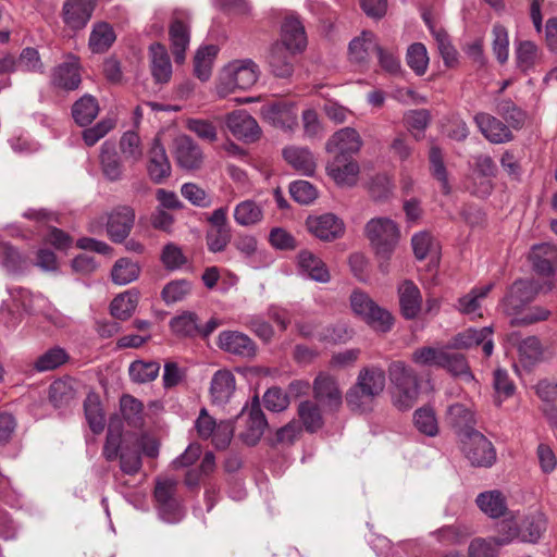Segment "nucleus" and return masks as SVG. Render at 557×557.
Masks as SVG:
<instances>
[{"label": "nucleus", "mask_w": 557, "mask_h": 557, "mask_svg": "<svg viewBox=\"0 0 557 557\" xmlns=\"http://www.w3.org/2000/svg\"><path fill=\"white\" fill-rule=\"evenodd\" d=\"M385 371L377 366L364 367L360 370L357 381L346 394L347 405L354 411L371 410L373 400L385 388Z\"/></svg>", "instance_id": "nucleus-1"}, {"label": "nucleus", "mask_w": 557, "mask_h": 557, "mask_svg": "<svg viewBox=\"0 0 557 557\" xmlns=\"http://www.w3.org/2000/svg\"><path fill=\"white\" fill-rule=\"evenodd\" d=\"M259 66L251 59L233 60L220 72L216 94L224 98L235 90H247L258 81Z\"/></svg>", "instance_id": "nucleus-2"}, {"label": "nucleus", "mask_w": 557, "mask_h": 557, "mask_svg": "<svg viewBox=\"0 0 557 557\" xmlns=\"http://www.w3.org/2000/svg\"><path fill=\"white\" fill-rule=\"evenodd\" d=\"M388 376L394 386V405L399 410L410 409L417 401L420 385L416 371L404 361H393L388 366Z\"/></svg>", "instance_id": "nucleus-3"}, {"label": "nucleus", "mask_w": 557, "mask_h": 557, "mask_svg": "<svg viewBox=\"0 0 557 557\" xmlns=\"http://www.w3.org/2000/svg\"><path fill=\"white\" fill-rule=\"evenodd\" d=\"M364 234L375 251L382 259H388L400 240V227L388 216H376L369 220L364 226Z\"/></svg>", "instance_id": "nucleus-4"}, {"label": "nucleus", "mask_w": 557, "mask_h": 557, "mask_svg": "<svg viewBox=\"0 0 557 557\" xmlns=\"http://www.w3.org/2000/svg\"><path fill=\"white\" fill-rule=\"evenodd\" d=\"M350 307L368 325L377 332L385 333L393 325L392 314L379 307L368 294L357 289L350 295Z\"/></svg>", "instance_id": "nucleus-5"}, {"label": "nucleus", "mask_w": 557, "mask_h": 557, "mask_svg": "<svg viewBox=\"0 0 557 557\" xmlns=\"http://www.w3.org/2000/svg\"><path fill=\"white\" fill-rule=\"evenodd\" d=\"M7 290L12 301L24 311L42 314L58 326L65 325V318L42 295H34L28 289L20 286H9Z\"/></svg>", "instance_id": "nucleus-6"}, {"label": "nucleus", "mask_w": 557, "mask_h": 557, "mask_svg": "<svg viewBox=\"0 0 557 557\" xmlns=\"http://www.w3.org/2000/svg\"><path fill=\"white\" fill-rule=\"evenodd\" d=\"M195 429L201 440L211 438L218 449H224L231 443L234 434L232 421L222 420L219 423L211 417L207 409H201L195 421Z\"/></svg>", "instance_id": "nucleus-7"}, {"label": "nucleus", "mask_w": 557, "mask_h": 557, "mask_svg": "<svg viewBox=\"0 0 557 557\" xmlns=\"http://www.w3.org/2000/svg\"><path fill=\"white\" fill-rule=\"evenodd\" d=\"M176 485V480L164 479L157 481L154 488V498L158 503L159 516L168 523L180 522L185 513L181 503L174 498Z\"/></svg>", "instance_id": "nucleus-8"}, {"label": "nucleus", "mask_w": 557, "mask_h": 557, "mask_svg": "<svg viewBox=\"0 0 557 557\" xmlns=\"http://www.w3.org/2000/svg\"><path fill=\"white\" fill-rule=\"evenodd\" d=\"M237 419L245 421V430L239 436L249 446L256 445L262 437L268 422L261 410L259 398L255 396L249 407H244Z\"/></svg>", "instance_id": "nucleus-9"}, {"label": "nucleus", "mask_w": 557, "mask_h": 557, "mask_svg": "<svg viewBox=\"0 0 557 557\" xmlns=\"http://www.w3.org/2000/svg\"><path fill=\"white\" fill-rule=\"evenodd\" d=\"M463 443L467 459L475 467L488 468L496 460L493 444L479 431H470Z\"/></svg>", "instance_id": "nucleus-10"}, {"label": "nucleus", "mask_w": 557, "mask_h": 557, "mask_svg": "<svg viewBox=\"0 0 557 557\" xmlns=\"http://www.w3.org/2000/svg\"><path fill=\"white\" fill-rule=\"evenodd\" d=\"M189 14L185 10H175L173 12L170 25V40L172 52L176 63H183L185 52L190 41Z\"/></svg>", "instance_id": "nucleus-11"}, {"label": "nucleus", "mask_w": 557, "mask_h": 557, "mask_svg": "<svg viewBox=\"0 0 557 557\" xmlns=\"http://www.w3.org/2000/svg\"><path fill=\"white\" fill-rule=\"evenodd\" d=\"M260 114L265 122L277 128L290 131L297 125L296 107L285 100H274L263 104Z\"/></svg>", "instance_id": "nucleus-12"}, {"label": "nucleus", "mask_w": 557, "mask_h": 557, "mask_svg": "<svg viewBox=\"0 0 557 557\" xmlns=\"http://www.w3.org/2000/svg\"><path fill=\"white\" fill-rule=\"evenodd\" d=\"M362 144V139L355 128L344 127L327 139L325 150L334 157L352 158L360 151Z\"/></svg>", "instance_id": "nucleus-13"}, {"label": "nucleus", "mask_w": 557, "mask_h": 557, "mask_svg": "<svg viewBox=\"0 0 557 557\" xmlns=\"http://www.w3.org/2000/svg\"><path fill=\"white\" fill-rule=\"evenodd\" d=\"M218 347L224 352L243 359H251L257 354L255 342L238 331H222L218 336Z\"/></svg>", "instance_id": "nucleus-14"}, {"label": "nucleus", "mask_w": 557, "mask_h": 557, "mask_svg": "<svg viewBox=\"0 0 557 557\" xmlns=\"http://www.w3.org/2000/svg\"><path fill=\"white\" fill-rule=\"evenodd\" d=\"M225 125L234 137L245 143L256 141L261 134L257 121L244 110L228 113L225 117Z\"/></svg>", "instance_id": "nucleus-15"}, {"label": "nucleus", "mask_w": 557, "mask_h": 557, "mask_svg": "<svg viewBox=\"0 0 557 557\" xmlns=\"http://www.w3.org/2000/svg\"><path fill=\"white\" fill-rule=\"evenodd\" d=\"M173 153L177 164L185 170H198L203 163L202 149L187 135L174 139Z\"/></svg>", "instance_id": "nucleus-16"}, {"label": "nucleus", "mask_w": 557, "mask_h": 557, "mask_svg": "<svg viewBox=\"0 0 557 557\" xmlns=\"http://www.w3.org/2000/svg\"><path fill=\"white\" fill-rule=\"evenodd\" d=\"M359 164L352 158L333 157L326 164L327 175L338 186L351 187L357 184L359 176Z\"/></svg>", "instance_id": "nucleus-17"}, {"label": "nucleus", "mask_w": 557, "mask_h": 557, "mask_svg": "<svg viewBox=\"0 0 557 557\" xmlns=\"http://www.w3.org/2000/svg\"><path fill=\"white\" fill-rule=\"evenodd\" d=\"M493 329L484 326L481 329H468L458 333L451 342V347L457 349H469L471 347L482 345L483 352L486 357L493 354L494 343L492 339Z\"/></svg>", "instance_id": "nucleus-18"}, {"label": "nucleus", "mask_w": 557, "mask_h": 557, "mask_svg": "<svg viewBox=\"0 0 557 557\" xmlns=\"http://www.w3.org/2000/svg\"><path fill=\"white\" fill-rule=\"evenodd\" d=\"M135 211L127 206L115 208L108 216L107 233L115 242H123L134 225Z\"/></svg>", "instance_id": "nucleus-19"}, {"label": "nucleus", "mask_w": 557, "mask_h": 557, "mask_svg": "<svg viewBox=\"0 0 557 557\" xmlns=\"http://www.w3.org/2000/svg\"><path fill=\"white\" fill-rule=\"evenodd\" d=\"M508 341L517 346L519 361L524 368L531 369L543 360L544 350L536 336L520 339L519 334L513 332L508 335Z\"/></svg>", "instance_id": "nucleus-20"}, {"label": "nucleus", "mask_w": 557, "mask_h": 557, "mask_svg": "<svg viewBox=\"0 0 557 557\" xmlns=\"http://www.w3.org/2000/svg\"><path fill=\"white\" fill-rule=\"evenodd\" d=\"M281 45L290 52H301L307 47L305 27L298 16L287 15L281 27Z\"/></svg>", "instance_id": "nucleus-21"}, {"label": "nucleus", "mask_w": 557, "mask_h": 557, "mask_svg": "<svg viewBox=\"0 0 557 557\" xmlns=\"http://www.w3.org/2000/svg\"><path fill=\"white\" fill-rule=\"evenodd\" d=\"M307 226L310 233L322 240H333L344 233V223L332 213L319 216H309Z\"/></svg>", "instance_id": "nucleus-22"}, {"label": "nucleus", "mask_w": 557, "mask_h": 557, "mask_svg": "<svg viewBox=\"0 0 557 557\" xmlns=\"http://www.w3.org/2000/svg\"><path fill=\"white\" fill-rule=\"evenodd\" d=\"M297 269L301 276L318 283H329L331 280L326 264L313 252L301 250L297 256Z\"/></svg>", "instance_id": "nucleus-23"}, {"label": "nucleus", "mask_w": 557, "mask_h": 557, "mask_svg": "<svg viewBox=\"0 0 557 557\" xmlns=\"http://www.w3.org/2000/svg\"><path fill=\"white\" fill-rule=\"evenodd\" d=\"M379 44L372 32L363 30L354 38L348 47L349 60L359 67H367L372 52L377 51Z\"/></svg>", "instance_id": "nucleus-24"}, {"label": "nucleus", "mask_w": 557, "mask_h": 557, "mask_svg": "<svg viewBox=\"0 0 557 557\" xmlns=\"http://www.w3.org/2000/svg\"><path fill=\"white\" fill-rule=\"evenodd\" d=\"M96 0H67L63 5L64 22L73 29L86 26L95 9Z\"/></svg>", "instance_id": "nucleus-25"}, {"label": "nucleus", "mask_w": 557, "mask_h": 557, "mask_svg": "<svg viewBox=\"0 0 557 557\" xmlns=\"http://www.w3.org/2000/svg\"><path fill=\"white\" fill-rule=\"evenodd\" d=\"M151 75L156 83L166 84L172 77V63L165 46L156 42L149 47Z\"/></svg>", "instance_id": "nucleus-26"}, {"label": "nucleus", "mask_w": 557, "mask_h": 557, "mask_svg": "<svg viewBox=\"0 0 557 557\" xmlns=\"http://www.w3.org/2000/svg\"><path fill=\"white\" fill-rule=\"evenodd\" d=\"M400 312L407 320L418 317L422 308V295L419 287L411 281H405L398 286Z\"/></svg>", "instance_id": "nucleus-27"}, {"label": "nucleus", "mask_w": 557, "mask_h": 557, "mask_svg": "<svg viewBox=\"0 0 557 557\" xmlns=\"http://www.w3.org/2000/svg\"><path fill=\"white\" fill-rule=\"evenodd\" d=\"M148 174L154 183H162L171 174V164L165 148L156 138L149 150Z\"/></svg>", "instance_id": "nucleus-28"}, {"label": "nucleus", "mask_w": 557, "mask_h": 557, "mask_svg": "<svg viewBox=\"0 0 557 557\" xmlns=\"http://www.w3.org/2000/svg\"><path fill=\"white\" fill-rule=\"evenodd\" d=\"M314 398L330 408H337L342 404V393L334 377L319 374L313 383Z\"/></svg>", "instance_id": "nucleus-29"}, {"label": "nucleus", "mask_w": 557, "mask_h": 557, "mask_svg": "<svg viewBox=\"0 0 557 557\" xmlns=\"http://www.w3.org/2000/svg\"><path fill=\"white\" fill-rule=\"evenodd\" d=\"M52 83L66 90L76 89L81 84L79 61L75 55H69L66 60L54 69Z\"/></svg>", "instance_id": "nucleus-30"}, {"label": "nucleus", "mask_w": 557, "mask_h": 557, "mask_svg": "<svg viewBox=\"0 0 557 557\" xmlns=\"http://www.w3.org/2000/svg\"><path fill=\"white\" fill-rule=\"evenodd\" d=\"M474 122L480 132L491 143L500 144L511 138V132L507 125L487 113H478L474 116Z\"/></svg>", "instance_id": "nucleus-31"}, {"label": "nucleus", "mask_w": 557, "mask_h": 557, "mask_svg": "<svg viewBox=\"0 0 557 557\" xmlns=\"http://www.w3.org/2000/svg\"><path fill=\"white\" fill-rule=\"evenodd\" d=\"M446 419L448 423L459 433L469 435L470 431H476L474 425L476 424L475 413L472 407L456 403L450 405L446 411Z\"/></svg>", "instance_id": "nucleus-32"}, {"label": "nucleus", "mask_w": 557, "mask_h": 557, "mask_svg": "<svg viewBox=\"0 0 557 557\" xmlns=\"http://www.w3.org/2000/svg\"><path fill=\"white\" fill-rule=\"evenodd\" d=\"M548 527L547 516L540 510L528 515L520 525L521 542L537 544Z\"/></svg>", "instance_id": "nucleus-33"}, {"label": "nucleus", "mask_w": 557, "mask_h": 557, "mask_svg": "<svg viewBox=\"0 0 557 557\" xmlns=\"http://www.w3.org/2000/svg\"><path fill=\"white\" fill-rule=\"evenodd\" d=\"M533 269L539 274L549 275L557 265V248L550 244L534 245L529 255Z\"/></svg>", "instance_id": "nucleus-34"}, {"label": "nucleus", "mask_w": 557, "mask_h": 557, "mask_svg": "<svg viewBox=\"0 0 557 557\" xmlns=\"http://www.w3.org/2000/svg\"><path fill=\"white\" fill-rule=\"evenodd\" d=\"M286 162L304 175H312L317 168L313 153L305 147L290 146L283 150Z\"/></svg>", "instance_id": "nucleus-35"}, {"label": "nucleus", "mask_w": 557, "mask_h": 557, "mask_svg": "<svg viewBox=\"0 0 557 557\" xmlns=\"http://www.w3.org/2000/svg\"><path fill=\"white\" fill-rule=\"evenodd\" d=\"M235 376L228 370H219L211 380L210 394L214 404H226L235 392Z\"/></svg>", "instance_id": "nucleus-36"}, {"label": "nucleus", "mask_w": 557, "mask_h": 557, "mask_svg": "<svg viewBox=\"0 0 557 557\" xmlns=\"http://www.w3.org/2000/svg\"><path fill=\"white\" fill-rule=\"evenodd\" d=\"M100 165L104 177L109 181L115 182L122 178L123 165L113 141L107 140L101 145Z\"/></svg>", "instance_id": "nucleus-37"}, {"label": "nucleus", "mask_w": 557, "mask_h": 557, "mask_svg": "<svg viewBox=\"0 0 557 557\" xmlns=\"http://www.w3.org/2000/svg\"><path fill=\"white\" fill-rule=\"evenodd\" d=\"M493 284H487L472 288L467 295L460 297L456 305L457 310L471 319L481 318V300L484 299L493 288Z\"/></svg>", "instance_id": "nucleus-38"}, {"label": "nucleus", "mask_w": 557, "mask_h": 557, "mask_svg": "<svg viewBox=\"0 0 557 557\" xmlns=\"http://www.w3.org/2000/svg\"><path fill=\"white\" fill-rule=\"evenodd\" d=\"M284 45L274 44L269 54V65L272 73L281 78L289 77L294 71L293 54Z\"/></svg>", "instance_id": "nucleus-39"}, {"label": "nucleus", "mask_w": 557, "mask_h": 557, "mask_svg": "<svg viewBox=\"0 0 557 557\" xmlns=\"http://www.w3.org/2000/svg\"><path fill=\"white\" fill-rule=\"evenodd\" d=\"M475 503L481 511L493 519L504 516L507 510L506 497L498 490L480 493Z\"/></svg>", "instance_id": "nucleus-40"}, {"label": "nucleus", "mask_w": 557, "mask_h": 557, "mask_svg": "<svg viewBox=\"0 0 557 557\" xmlns=\"http://www.w3.org/2000/svg\"><path fill=\"white\" fill-rule=\"evenodd\" d=\"M233 216L240 226L257 225L263 220V206L251 199L243 200L235 206Z\"/></svg>", "instance_id": "nucleus-41"}, {"label": "nucleus", "mask_w": 557, "mask_h": 557, "mask_svg": "<svg viewBox=\"0 0 557 557\" xmlns=\"http://www.w3.org/2000/svg\"><path fill=\"white\" fill-rule=\"evenodd\" d=\"M218 52L219 48L215 45H207L197 50L194 60V67L195 74L200 81H208L211 76L213 62Z\"/></svg>", "instance_id": "nucleus-42"}, {"label": "nucleus", "mask_w": 557, "mask_h": 557, "mask_svg": "<svg viewBox=\"0 0 557 557\" xmlns=\"http://www.w3.org/2000/svg\"><path fill=\"white\" fill-rule=\"evenodd\" d=\"M99 113V104L95 97L84 95L72 108V115L77 124L85 126L90 124Z\"/></svg>", "instance_id": "nucleus-43"}, {"label": "nucleus", "mask_w": 557, "mask_h": 557, "mask_svg": "<svg viewBox=\"0 0 557 557\" xmlns=\"http://www.w3.org/2000/svg\"><path fill=\"white\" fill-rule=\"evenodd\" d=\"M84 410L90 430L95 434L101 433L104 429V414L97 394L90 393L87 395L84 401Z\"/></svg>", "instance_id": "nucleus-44"}, {"label": "nucleus", "mask_w": 557, "mask_h": 557, "mask_svg": "<svg viewBox=\"0 0 557 557\" xmlns=\"http://www.w3.org/2000/svg\"><path fill=\"white\" fill-rule=\"evenodd\" d=\"M115 40L113 28L107 23L94 26L89 37V48L95 53L107 51Z\"/></svg>", "instance_id": "nucleus-45"}, {"label": "nucleus", "mask_w": 557, "mask_h": 557, "mask_svg": "<svg viewBox=\"0 0 557 557\" xmlns=\"http://www.w3.org/2000/svg\"><path fill=\"white\" fill-rule=\"evenodd\" d=\"M138 304V293L128 290L117 295L110 305L111 314L120 320L128 319Z\"/></svg>", "instance_id": "nucleus-46"}, {"label": "nucleus", "mask_w": 557, "mask_h": 557, "mask_svg": "<svg viewBox=\"0 0 557 557\" xmlns=\"http://www.w3.org/2000/svg\"><path fill=\"white\" fill-rule=\"evenodd\" d=\"M199 320L195 312L184 311L170 321L171 330L177 336L194 337L199 332Z\"/></svg>", "instance_id": "nucleus-47"}, {"label": "nucleus", "mask_w": 557, "mask_h": 557, "mask_svg": "<svg viewBox=\"0 0 557 557\" xmlns=\"http://www.w3.org/2000/svg\"><path fill=\"white\" fill-rule=\"evenodd\" d=\"M139 265L127 258L119 259L111 271L112 281L117 285H126L139 276Z\"/></svg>", "instance_id": "nucleus-48"}, {"label": "nucleus", "mask_w": 557, "mask_h": 557, "mask_svg": "<svg viewBox=\"0 0 557 557\" xmlns=\"http://www.w3.org/2000/svg\"><path fill=\"white\" fill-rule=\"evenodd\" d=\"M475 172L484 178L479 189H474L472 193L480 197H485L491 193L492 184L490 177L495 175L496 165L492 158L488 156H476L474 158Z\"/></svg>", "instance_id": "nucleus-49"}, {"label": "nucleus", "mask_w": 557, "mask_h": 557, "mask_svg": "<svg viewBox=\"0 0 557 557\" xmlns=\"http://www.w3.org/2000/svg\"><path fill=\"white\" fill-rule=\"evenodd\" d=\"M69 359L66 351L61 347H53L40 355L34 362L37 372L52 371L64 364Z\"/></svg>", "instance_id": "nucleus-50"}, {"label": "nucleus", "mask_w": 557, "mask_h": 557, "mask_svg": "<svg viewBox=\"0 0 557 557\" xmlns=\"http://www.w3.org/2000/svg\"><path fill=\"white\" fill-rule=\"evenodd\" d=\"M159 362L144 360H136L132 362L128 369L132 381L140 384L156 380L159 375Z\"/></svg>", "instance_id": "nucleus-51"}, {"label": "nucleus", "mask_w": 557, "mask_h": 557, "mask_svg": "<svg viewBox=\"0 0 557 557\" xmlns=\"http://www.w3.org/2000/svg\"><path fill=\"white\" fill-rule=\"evenodd\" d=\"M27 260L8 243H0V265L9 273H17L26 268Z\"/></svg>", "instance_id": "nucleus-52"}, {"label": "nucleus", "mask_w": 557, "mask_h": 557, "mask_svg": "<svg viewBox=\"0 0 557 557\" xmlns=\"http://www.w3.org/2000/svg\"><path fill=\"white\" fill-rule=\"evenodd\" d=\"M443 359L441 367L448 370L453 375L462 376L467 381L473 380V375L470 372L469 364L463 355L445 350Z\"/></svg>", "instance_id": "nucleus-53"}, {"label": "nucleus", "mask_w": 557, "mask_h": 557, "mask_svg": "<svg viewBox=\"0 0 557 557\" xmlns=\"http://www.w3.org/2000/svg\"><path fill=\"white\" fill-rule=\"evenodd\" d=\"M120 150L126 161L138 162L143 157V147L139 135L127 131L120 139Z\"/></svg>", "instance_id": "nucleus-54"}, {"label": "nucleus", "mask_w": 557, "mask_h": 557, "mask_svg": "<svg viewBox=\"0 0 557 557\" xmlns=\"http://www.w3.org/2000/svg\"><path fill=\"white\" fill-rule=\"evenodd\" d=\"M406 60L408 66L417 75H423L429 65V55L425 46L421 42L410 45L407 49Z\"/></svg>", "instance_id": "nucleus-55"}, {"label": "nucleus", "mask_w": 557, "mask_h": 557, "mask_svg": "<svg viewBox=\"0 0 557 557\" xmlns=\"http://www.w3.org/2000/svg\"><path fill=\"white\" fill-rule=\"evenodd\" d=\"M413 423L419 432L428 436H435L438 433L437 419L431 407H422L414 411Z\"/></svg>", "instance_id": "nucleus-56"}, {"label": "nucleus", "mask_w": 557, "mask_h": 557, "mask_svg": "<svg viewBox=\"0 0 557 557\" xmlns=\"http://www.w3.org/2000/svg\"><path fill=\"white\" fill-rule=\"evenodd\" d=\"M299 418L308 432H315L322 424V416L319 407L311 401H302L298 407Z\"/></svg>", "instance_id": "nucleus-57"}, {"label": "nucleus", "mask_w": 557, "mask_h": 557, "mask_svg": "<svg viewBox=\"0 0 557 557\" xmlns=\"http://www.w3.org/2000/svg\"><path fill=\"white\" fill-rule=\"evenodd\" d=\"M493 51L499 63H505L509 57V36L508 30L500 24H495L492 29Z\"/></svg>", "instance_id": "nucleus-58"}, {"label": "nucleus", "mask_w": 557, "mask_h": 557, "mask_svg": "<svg viewBox=\"0 0 557 557\" xmlns=\"http://www.w3.org/2000/svg\"><path fill=\"white\" fill-rule=\"evenodd\" d=\"M430 163L433 176L441 183V189L444 194H449L450 186L447 177L446 168L443 162V154L438 147L433 146L430 150Z\"/></svg>", "instance_id": "nucleus-59"}, {"label": "nucleus", "mask_w": 557, "mask_h": 557, "mask_svg": "<svg viewBox=\"0 0 557 557\" xmlns=\"http://www.w3.org/2000/svg\"><path fill=\"white\" fill-rule=\"evenodd\" d=\"M161 261L166 270L175 271L182 269L186 264L187 258L180 246L174 243H169L162 249Z\"/></svg>", "instance_id": "nucleus-60"}, {"label": "nucleus", "mask_w": 557, "mask_h": 557, "mask_svg": "<svg viewBox=\"0 0 557 557\" xmlns=\"http://www.w3.org/2000/svg\"><path fill=\"white\" fill-rule=\"evenodd\" d=\"M186 127L203 141L214 143L218 140V128L208 120L189 119Z\"/></svg>", "instance_id": "nucleus-61"}, {"label": "nucleus", "mask_w": 557, "mask_h": 557, "mask_svg": "<svg viewBox=\"0 0 557 557\" xmlns=\"http://www.w3.org/2000/svg\"><path fill=\"white\" fill-rule=\"evenodd\" d=\"M121 412L124 419L133 424L137 425L143 420V404L131 395H124L120 400Z\"/></svg>", "instance_id": "nucleus-62"}, {"label": "nucleus", "mask_w": 557, "mask_h": 557, "mask_svg": "<svg viewBox=\"0 0 557 557\" xmlns=\"http://www.w3.org/2000/svg\"><path fill=\"white\" fill-rule=\"evenodd\" d=\"M413 253L417 259L423 260L429 253L437 250V244L434 242L430 233L422 231L414 234L411 238Z\"/></svg>", "instance_id": "nucleus-63"}, {"label": "nucleus", "mask_w": 557, "mask_h": 557, "mask_svg": "<svg viewBox=\"0 0 557 557\" xmlns=\"http://www.w3.org/2000/svg\"><path fill=\"white\" fill-rule=\"evenodd\" d=\"M516 58L519 69L522 71L531 69L539 58L537 46L529 40L519 42L516 48Z\"/></svg>", "instance_id": "nucleus-64"}]
</instances>
